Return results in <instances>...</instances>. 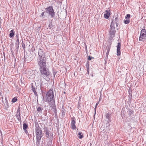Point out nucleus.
<instances>
[{
    "label": "nucleus",
    "mask_w": 146,
    "mask_h": 146,
    "mask_svg": "<svg viewBox=\"0 0 146 146\" xmlns=\"http://www.w3.org/2000/svg\"><path fill=\"white\" fill-rule=\"evenodd\" d=\"M146 36V30L145 29H143L141 31V33L139 38V41H143L145 37Z\"/></svg>",
    "instance_id": "7"
},
{
    "label": "nucleus",
    "mask_w": 146,
    "mask_h": 146,
    "mask_svg": "<svg viewBox=\"0 0 146 146\" xmlns=\"http://www.w3.org/2000/svg\"><path fill=\"white\" fill-rule=\"evenodd\" d=\"M46 12L50 16L51 18H53L55 16V13L54 12L52 6H50L45 9Z\"/></svg>",
    "instance_id": "5"
},
{
    "label": "nucleus",
    "mask_w": 146,
    "mask_h": 146,
    "mask_svg": "<svg viewBox=\"0 0 146 146\" xmlns=\"http://www.w3.org/2000/svg\"><path fill=\"white\" fill-rule=\"evenodd\" d=\"M38 64L39 67V70L40 74V77L47 81L49 80L50 79L51 73L46 67V63H42Z\"/></svg>",
    "instance_id": "1"
},
{
    "label": "nucleus",
    "mask_w": 146,
    "mask_h": 146,
    "mask_svg": "<svg viewBox=\"0 0 146 146\" xmlns=\"http://www.w3.org/2000/svg\"><path fill=\"white\" fill-rule=\"evenodd\" d=\"M65 110L64 109H63L62 110V115H65Z\"/></svg>",
    "instance_id": "26"
},
{
    "label": "nucleus",
    "mask_w": 146,
    "mask_h": 146,
    "mask_svg": "<svg viewBox=\"0 0 146 146\" xmlns=\"http://www.w3.org/2000/svg\"><path fill=\"white\" fill-rule=\"evenodd\" d=\"M119 19L117 17H116L112 21L111 23H113V25L114 26L115 24L116 25V27H117L119 24Z\"/></svg>",
    "instance_id": "9"
},
{
    "label": "nucleus",
    "mask_w": 146,
    "mask_h": 146,
    "mask_svg": "<svg viewBox=\"0 0 146 146\" xmlns=\"http://www.w3.org/2000/svg\"><path fill=\"white\" fill-rule=\"evenodd\" d=\"M106 48H107V52H106V59L108 58V55L109 54V52L110 49V48L108 46Z\"/></svg>",
    "instance_id": "14"
},
{
    "label": "nucleus",
    "mask_w": 146,
    "mask_h": 146,
    "mask_svg": "<svg viewBox=\"0 0 146 146\" xmlns=\"http://www.w3.org/2000/svg\"><path fill=\"white\" fill-rule=\"evenodd\" d=\"M35 133L36 138V143H39L41 138L42 137V134L41 128L39 127L37 121H35Z\"/></svg>",
    "instance_id": "3"
},
{
    "label": "nucleus",
    "mask_w": 146,
    "mask_h": 146,
    "mask_svg": "<svg viewBox=\"0 0 146 146\" xmlns=\"http://www.w3.org/2000/svg\"><path fill=\"white\" fill-rule=\"evenodd\" d=\"M6 98H7L6 97L5 98V99H6Z\"/></svg>",
    "instance_id": "39"
},
{
    "label": "nucleus",
    "mask_w": 146,
    "mask_h": 146,
    "mask_svg": "<svg viewBox=\"0 0 146 146\" xmlns=\"http://www.w3.org/2000/svg\"><path fill=\"white\" fill-rule=\"evenodd\" d=\"M16 116L18 120L20 122V123H21V114L16 115Z\"/></svg>",
    "instance_id": "16"
},
{
    "label": "nucleus",
    "mask_w": 146,
    "mask_h": 146,
    "mask_svg": "<svg viewBox=\"0 0 146 146\" xmlns=\"http://www.w3.org/2000/svg\"><path fill=\"white\" fill-rule=\"evenodd\" d=\"M123 22L125 24H128L130 22V20L129 19H127L126 20L124 19L123 20Z\"/></svg>",
    "instance_id": "20"
},
{
    "label": "nucleus",
    "mask_w": 146,
    "mask_h": 146,
    "mask_svg": "<svg viewBox=\"0 0 146 146\" xmlns=\"http://www.w3.org/2000/svg\"><path fill=\"white\" fill-rule=\"evenodd\" d=\"M52 24H50L48 25V27L50 29L51 28H52Z\"/></svg>",
    "instance_id": "33"
},
{
    "label": "nucleus",
    "mask_w": 146,
    "mask_h": 146,
    "mask_svg": "<svg viewBox=\"0 0 146 146\" xmlns=\"http://www.w3.org/2000/svg\"><path fill=\"white\" fill-rule=\"evenodd\" d=\"M98 104H99V102H97L96 104V105H95V111H96V108L97 107V106L98 105Z\"/></svg>",
    "instance_id": "32"
},
{
    "label": "nucleus",
    "mask_w": 146,
    "mask_h": 146,
    "mask_svg": "<svg viewBox=\"0 0 146 146\" xmlns=\"http://www.w3.org/2000/svg\"><path fill=\"white\" fill-rule=\"evenodd\" d=\"M46 60L45 55L43 52V50L39 49L38 50V57L37 60L38 64L46 63Z\"/></svg>",
    "instance_id": "4"
},
{
    "label": "nucleus",
    "mask_w": 146,
    "mask_h": 146,
    "mask_svg": "<svg viewBox=\"0 0 146 146\" xmlns=\"http://www.w3.org/2000/svg\"><path fill=\"white\" fill-rule=\"evenodd\" d=\"M92 58H94L93 57H91L90 56H89L88 57V60H91Z\"/></svg>",
    "instance_id": "31"
},
{
    "label": "nucleus",
    "mask_w": 146,
    "mask_h": 146,
    "mask_svg": "<svg viewBox=\"0 0 146 146\" xmlns=\"http://www.w3.org/2000/svg\"><path fill=\"white\" fill-rule=\"evenodd\" d=\"M131 97H132V95H131H131L129 96V98H130V99H131Z\"/></svg>",
    "instance_id": "34"
},
{
    "label": "nucleus",
    "mask_w": 146,
    "mask_h": 146,
    "mask_svg": "<svg viewBox=\"0 0 146 146\" xmlns=\"http://www.w3.org/2000/svg\"><path fill=\"white\" fill-rule=\"evenodd\" d=\"M89 70H87V73L88 74H89Z\"/></svg>",
    "instance_id": "35"
},
{
    "label": "nucleus",
    "mask_w": 146,
    "mask_h": 146,
    "mask_svg": "<svg viewBox=\"0 0 146 146\" xmlns=\"http://www.w3.org/2000/svg\"><path fill=\"white\" fill-rule=\"evenodd\" d=\"M25 133H27V132H28L27 131V130H26H26H25Z\"/></svg>",
    "instance_id": "36"
},
{
    "label": "nucleus",
    "mask_w": 146,
    "mask_h": 146,
    "mask_svg": "<svg viewBox=\"0 0 146 146\" xmlns=\"http://www.w3.org/2000/svg\"><path fill=\"white\" fill-rule=\"evenodd\" d=\"M117 56H119L121 54L120 49H121V43L120 42H118L117 46Z\"/></svg>",
    "instance_id": "10"
},
{
    "label": "nucleus",
    "mask_w": 146,
    "mask_h": 146,
    "mask_svg": "<svg viewBox=\"0 0 146 146\" xmlns=\"http://www.w3.org/2000/svg\"><path fill=\"white\" fill-rule=\"evenodd\" d=\"M19 115V114H21L20 113V108H19L17 110V113L16 115Z\"/></svg>",
    "instance_id": "22"
},
{
    "label": "nucleus",
    "mask_w": 146,
    "mask_h": 146,
    "mask_svg": "<svg viewBox=\"0 0 146 146\" xmlns=\"http://www.w3.org/2000/svg\"><path fill=\"white\" fill-rule=\"evenodd\" d=\"M28 127V125L26 123H23V128L24 130H26Z\"/></svg>",
    "instance_id": "18"
},
{
    "label": "nucleus",
    "mask_w": 146,
    "mask_h": 146,
    "mask_svg": "<svg viewBox=\"0 0 146 146\" xmlns=\"http://www.w3.org/2000/svg\"><path fill=\"white\" fill-rule=\"evenodd\" d=\"M86 66L87 69V70H89V64H88V63H87L86 64Z\"/></svg>",
    "instance_id": "25"
},
{
    "label": "nucleus",
    "mask_w": 146,
    "mask_h": 146,
    "mask_svg": "<svg viewBox=\"0 0 146 146\" xmlns=\"http://www.w3.org/2000/svg\"><path fill=\"white\" fill-rule=\"evenodd\" d=\"M116 33L115 28L114 25H113V23H111L110 26V31L109 32L110 35V38H112L113 37L115 36Z\"/></svg>",
    "instance_id": "6"
},
{
    "label": "nucleus",
    "mask_w": 146,
    "mask_h": 146,
    "mask_svg": "<svg viewBox=\"0 0 146 146\" xmlns=\"http://www.w3.org/2000/svg\"><path fill=\"white\" fill-rule=\"evenodd\" d=\"M75 118L74 117L71 118V128L73 129H76V126L75 124Z\"/></svg>",
    "instance_id": "8"
},
{
    "label": "nucleus",
    "mask_w": 146,
    "mask_h": 146,
    "mask_svg": "<svg viewBox=\"0 0 146 146\" xmlns=\"http://www.w3.org/2000/svg\"><path fill=\"white\" fill-rule=\"evenodd\" d=\"M45 101L52 108H54L56 107L55 100L52 89H50L46 93Z\"/></svg>",
    "instance_id": "2"
},
{
    "label": "nucleus",
    "mask_w": 146,
    "mask_h": 146,
    "mask_svg": "<svg viewBox=\"0 0 146 146\" xmlns=\"http://www.w3.org/2000/svg\"><path fill=\"white\" fill-rule=\"evenodd\" d=\"M45 13L44 12H42L41 14V15H40V17H45L44 15Z\"/></svg>",
    "instance_id": "27"
},
{
    "label": "nucleus",
    "mask_w": 146,
    "mask_h": 146,
    "mask_svg": "<svg viewBox=\"0 0 146 146\" xmlns=\"http://www.w3.org/2000/svg\"><path fill=\"white\" fill-rule=\"evenodd\" d=\"M129 96L131 95V93H130L129 92Z\"/></svg>",
    "instance_id": "38"
},
{
    "label": "nucleus",
    "mask_w": 146,
    "mask_h": 146,
    "mask_svg": "<svg viewBox=\"0 0 146 146\" xmlns=\"http://www.w3.org/2000/svg\"><path fill=\"white\" fill-rule=\"evenodd\" d=\"M16 42L18 44V45L19 44V41L18 37H17Z\"/></svg>",
    "instance_id": "29"
},
{
    "label": "nucleus",
    "mask_w": 146,
    "mask_h": 146,
    "mask_svg": "<svg viewBox=\"0 0 146 146\" xmlns=\"http://www.w3.org/2000/svg\"><path fill=\"white\" fill-rule=\"evenodd\" d=\"M9 34V36L10 37H12L13 36L15 35V31L13 30H12L10 32Z\"/></svg>",
    "instance_id": "15"
},
{
    "label": "nucleus",
    "mask_w": 146,
    "mask_h": 146,
    "mask_svg": "<svg viewBox=\"0 0 146 146\" xmlns=\"http://www.w3.org/2000/svg\"><path fill=\"white\" fill-rule=\"evenodd\" d=\"M110 114L108 113L106 114V117L107 119H109L110 117Z\"/></svg>",
    "instance_id": "28"
},
{
    "label": "nucleus",
    "mask_w": 146,
    "mask_h": 146,
    "mask_svg": "<svg viewBox=\"0 0 146 146\" xmlns=\"http://www.w3.org/2000/svg\"><path fill=\"white\" fill-rule=\"evenodd\" d=\"M106 13L104 14V17L106 19H108L110 15V10H106L105 11Z\"/></svg>",
    "instance_id": "11"
},
{
    "label": "nucleus",
    "mask_w": 146,
    "mask_h": 146,
    "mask_svg": "<svg viewBox=\"0 0 146 146\" xmlns=\"http://www.w3.org/2000/svg\"><path fill=\"white\" fill-rule=\"evenodd\" d=\"M78 135H79V136L78 137L79 139H82L83 137V135L82 132H79Z\"/></svg>",
    "instance_id": "19"
},
{
    "label": "nucleus",
    "mask_w": 146,
    "mask_h": 146,
    "mask_svg": "<svg viewBox=\"0 0 146 146\" xmlns=\"http://www.w3.org/2000/svg\"><path fill=\"white\" fill-rule=\"evenodd\" d=\"M86 45V46H85V48H86V50H87V46L86 45V44L85 45Z\"/></svg>",
    "instance_id": "37"
},
{
    "label": "nucleus",
    "mask_w": 146,
    "mask_h": 146,
    "mask_svg": "<svg viewBox=\"0 0 146 146\" xmlns=\"http://www.w3.org/2000/svg\"><path fill=\"white\" fill-rule=\"evenodd\" d=\"M31 87H32V90L34 93L35 95L36 96H38L36 90V89H37V88H35L34 87L33 85Z\"/></svg>",
    "instance_id": "12"
},
{
    "label": "nucleus",
    "mask_w": 146,
    "mask_h": 146,
    "mask_svg": "<svg viewBox=\"0 0 146 146\" xmlns=\"http://www.w3.org/2000/svg\"><path fill=\"white\" fill-rule=\"evenodd\" d=\"M17 100V98L16 97L13 98L12 100V102L13 103L16 102Z\"/></svg>",
    "instance_id": "21"
},
{
    "label": "nucleus",
    "mask_w": 146,
    "mask_h": 146,
    "mask_svg": "<svg viewBox=\"0 0 146 146\" xmlns=\"http://www.w3.org/2000/svg\"><path fill=\"white\" fill-rule=\"evenodd\" d=\"M22 47L23 48V49L24 50H25V45L24 44H23Z\"/></svg>",
    "instance_id": "30"
},
{
    "label": "nucleus",
    "mask_w": 146,
    "mask_h": 146,
    "mask_svg": "<svg viewBox=\"0 0 146 146\" xmlns=\"http://www.w3.org/2000/svg\"><path fill=\"white\" fill-rule=\"evenodd\" d=\"M127 110L129 112V116L130 117L131 116V115L134 112L133 110H131L129 108H128Z\"/></svg>",
    "instance_id": "17"
},
{
    "label": "nucleus",
    "mask_w": 146,
    "mask_h": 146,
    "mask_svg": "<svg viewBox=\"0 0 146 146\" xmlns=\"http://www.w3.org/2000/svg\"><path fill=\"white\" fill-rule=\"evenodd\" d=\"M45 134L46 137L47 138H49V134H50V132L47 129L45 130Z\"/></svg>",
    "instance_id": "13"
},
{
    "label": "nucleus",
    "mask_w": 146,
    "mask_h": 146,
    "mask_svg": "<svg viewBox=\"0 0 146 146\" xmlns=\"http://www.w3.org/2000/svg\"><path fill=\"white\" fill-rule=\"evenodd\" d=\"M130 17V15L128 14L125 17V19H129Z\"/></svg>",
    "instance_id": "23"
},
{
    "label": "nucleus",
    "mask_w": 146,
    "mask_h": 146,
    "mask_svg": "<svg viewBox=\"0 0 146 146\" xmlns=\"http://www.w3.org/2000/svg\"><path fill=\"white\" fill-rule=\"evenodd\" d=\"M37 111L38 112H39L42 111V108L40 107H38L37 109Z\"/></svg>",
    "instance_id": "24"
}]
</instances>
